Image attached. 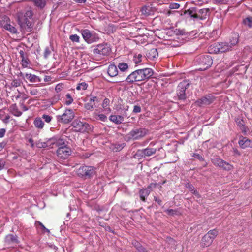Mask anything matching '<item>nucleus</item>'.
Here are the masks:
<instances>
[{"label":"nucleus","mask_w":252,"mask_h":252,"mask_svg":"<svg viewBox=\"0 0 252 252\" xmlns=\"http://www.w3.org/2000/svg\"><path fill=\"white\" fill-rule=\"evenodd\" d=\"M154 74L153 70L150 68L137 69L133 71L124 79L123 77L118 82H123L126 81L129 84L134 82H140L149 79Z\"/></svg>","instance_id":"1"},{"label":"nucleus","mask_w":252,"mask_h":252,"mask_svg":"<svg viewBox=\"0 0 252 252\" xmlns=\"http://www.w3.org/2000/svg\"><path fill=\"white\" fill-rule=\"evenodd\" d=\"M7 143V141H6L5 140L1 142H0V150L4 149Z\"/></svg>","instance_id":"58"},{"label":"nucleus","mask_w":252,"mask_h":252,"mask_svg":"<svg viewBox=\"0 0 252 252\" xmlns=\"http://www.w3.org/2000/svg\"><path fill=\"white\" fill-rule=\"evenodd\" d=\"M29 63V60L27 58L21 60V65L24 68L27 67Z\"/></svg>","instance_id":"46"},{"label":"nucleus","mask_w":252,"mask_h":252,"mask_svg":"<svg viewBox=\"0 0 252 252\" xmlns=\"http://www.w3.org/2000/svg\"><path fill=\"white\" fill-rule=\"evenodd\" d=\"M180 7V4L177 3L170 5V8L171 9H178Z\"/></svg>","instance_id":"63"},{"label":"nucleus","mask_w":252,"mask_h":252,"mask_svg":"<svg viewBox=\"0 0 252 252\" xmlns=\"http://www.w3.org/2000/svg\"><path fill=\"white\" fill-rule=\"evenodd\" d=\"M132 244L136 249L138 252H148L144 247L137 241L133 240Z\"/></svg>","instance_id":"32"},{"label":"nucleus","mask_w":252,"mask_h":252,"mask_svg":"<svg viewBox=\"0 0 252 252\" xmlns=\"http://www.w3.org/2000/svg\"><path fill=\"white\" fill-rule=\"evenodd\" d=\"M51 51L49 49V48L47 47L45 48L44 52V57L45 58H47L48 56L50 55Z\"/></svg>","instance_id":"51"},{"label":"nucleus","mask_w":252,"mask_h":252,"mask_svg":"<svg viewBox=\"0 0 252 252\" xmlns=\"http://www.w3.org/2000/svg\"><path fill=\"white\" fill-rule=\"evenodd\" d=\"M83 38L88 44H92L98 41L99 37L94 31H90L88 29H84L81 31Z\"/></svg>","instance_id":"9"},{"label":"nucleus","mask_w":252,"mask_h":252,"mask_svg":"<svg viewBox=\"0 0 252 252\" xmlns=\"http://www.w3.org/2000/svg\"><path fill=\"white\" fill-rule=\"evenodd\" d=\"M196 62L200 66L199 70H205L212 65L213 60L210 55H201L196 58Z\"/></svg>","instance_id":"8"},{"label":"nucleus","mask_w":252,"mask_h":252,"mask_svg":"<svg viewBox=\"0 0 252 252\" xmlns=\"http://www.w3.org/2000/svg\"><path fill=\"white\" fill-rule=\"evenodd\" d=\"M98 119L103 122H105L107 120V117L103 114H100L98 115Z\"/></svg>","instance_id":"56"},{"label":"nucleus","mask_w":252,"mask_h":252,"mask_svg":"<svg viewBox=\"0 0 252 252\" xmlns=\"http://www.w3.org/2000/svg\"><path fill=\"white\" fill-rule=\"evenodd\" d=\"M33 16L32 10H27L25 13L19 12L17 14V22L21 28H31L32 24L30 21Z\"/></svg>","instance_id":"3"},{"label":"nucleus","mask_w":252,"mask_h":252,"mask_svg":"<svg viewBox=\"0 0 252 252\" xmlns=\"http://www.w3.org/2000/svg\"><path fill=\"white\" fill-rule=\"evenodd\" d=\"M239 35L237 33H234L232 35L231 38L230 39L229 43L231 46V49L234 46H235L238 42Z\"/></svg>","instance_id":"35"},{"label":"nucleus","mask_w":252,"mask_h":252,"mask_svg":"<svg viewBox=\"0 0 252 252\" xmlns=\"http://www.w3.org/2000/svg\"><path fill=\"white\" fill-rule=\"evenodd\" d=\"M141 111V107L139 105H134L133 110V113H140Z\"/></svg>","instance_id":"52"},{"label":"nucleus","mask_w":252,"mask_h":252,"mask_svg":"<svg viewBox=\"0 0 252 252\" xmlns=\"http://www.w3.org/2000/svg\"><path fill=\"white\" fill-rule=\"evenodd\" d=\"M96 174V169L91 166H82L77 170L78 176L84 179H91Z\"/></svg>","instance_id":"5"},{"label":"nucleus","mask_w":252,"mask_h":252,"mask_svg":"<svg viewBox=\"0 0 252 252\" xmlns=\"http://www.w3.org/2000/svg\"><path fill=\"white\" fill-rule=\"evenodd\" d=\"M218 231L216 229H213L209 231L206 234L210 236V237L214 240L218 235Z\"/></svg>","instance_id":"41"},{"label":"nucleus","mask_w":252,"mask_h":252,"mask_svg":"<svg viewBox=\"0 0 252 252\" xmlns=\"http://www.w3.org/2000/svg\"><path fill=\"white\" fill-rule=\"evenodd\" d=\"M235 121L242 132L245 134H247L249 129L246 126L244 118L242 117L238 116L235 119Z\"/></svg>","instance_id":"16"},{"label":"nucleus","mask_w":252,"mask_h":252,"mask_svg":"<svg viewBox=\"0 0 252 252\" xmlns=\"http://www.w3.org/2000/svg\"><path fill=\"white\" fill-rule=\"evenodd\" d=\"M148 130L144 128H134L126 135V139L128 141L131 140H137L144 137Z\"/></svg>","instance_id":"6"},{"label":"nucleus","mask_w":252,"mask_h":252,"mask_svg":"<svg viewBox=\"0 0 252 252\" xmlns=\"http://www.w3.org/2000/svg\"><path fill=\"white\" fill-rule=\"evenodd\" d=\"M98 101L96 96H91L89 99L88 102L85 104L84 107L88 110H92L95 105V102Z\"/></svg>","instance_id":"20"},{"label":"nucleus","mask_w":252,"mask_h":252,"mask_svg":"<svg viewBox=\"0 0 252 252\" xmlns=\"http://www.w3.org/2000/svg\"><path fill=\"white\" fill-rule=\"evenodd\" d=\"M33 124L38 129H42L44 126V123L40 117H36L33 121Z\"/></svg>","instance_id":"31"},{"label":"nucleus","mask_w":252,"mask_h":252,"mask_svg":"<svg viewBox=\"0 0 252 252\" xmlns=\"http://www.w3.org/2000/svg\"><path fill=\"white\" fill-rule=\"evenodd\" d=\"M74 131L77 132H84L89 127V125L86 123L81 121L78 119H75L71 124Z\"/></svg>","instance_id":"14"},{"label":"nucleus","mask_w":252,"mask_h":252,"mask_svg":"<svg viewBox=\"0 0 252 252\" xmlns=\"http://www.w3.org/2000/svg\"><path fill=\"white\" fill-rule=\"evenodd\" d=\"M12 85L13 86L17 87L18 86H19L20 85V82L19 81H18L17 80H14L12 83Z\"/></svg>","instance_id":"61"},{"label":"nucleus","mask_w":252,"mask_h":252,"mask_svg":"<svg viewBox=\"0 0 252 252\" xmlns=\"http://www.w3.org/2000/svg\"><path fill=\"white\" fill-rule=\"evenodd\" d=\"M218 47H219V54L231 50V46L228 42L218 43Z\"/></svg>","instance_id":"22"},{"label":"nucleus","mask_w":252,"mask_h":252,"mask_svg":"<svg viewBox=\"0 0 252 252\" xmlns=\"http://www.w3.org/2000/svg\"><path fill=\"white\" fill-rule=\"evenodd\" d=\"M111 52V48L110 45L107 43L98 44L93 51L94 56L100 58L108 56Z\"/></svg>","instance_id":"4"},{"label":"nucleus","mask_w":252,"mask_h":252,"mask_svg":"<svg viewBox=\"0 0 252 252\" xmlns=\"http://www.w3.org/2000/svg\"><path fill=\"white\" fill-rule=\"evenodd\" d=\"M190 85V82L189 80H183L179 84L176 92L178 100H185L186 99V91Z\"/></svg>","instance_id":"7"},{"label":"nucleus","mask_w":252,"mask_h":252,"mask_svg":"<svg viewBox=\"0 0 252 252\" xmlns=\"http://www.w3.org/2000/svg\"><path fill=\"white\" fill-rule=\"evenodd\" d=\"M88 87V84L85 82L79 83L76 89L77 90H85Z\"/></svg>","instance_id":"42"},{"label":"nucleus","mask_w":252,"mask_h":252,"mask_svg":"<svg viewBox=\"0 0 252 252\" xmlns=\"http://www.w3.org/2000/svg\"><path fill=\"white\" fill-rule=\"evenodd\" d=\"M30 93L32 95H36L38 94V90L35 89H30Z\"/></svg>","instance_id":"57"},{"label":"nucleus","mask_w":252,"mask_h":252,"mask_svg":"<svg viewBox=\"0 0 252 252\" xmlns=\"http://www.w3.org/2000/svg\"><path fill=\"white\" fill-rule=\"evenodd\" d=\"M156 8L154 7H153L151 4L144 5L141 7L140 10L142 14L145 16L153 14Z\"/></svg>","instance_id":"18"},{"label":"nucleus","mask_w":252,"mask_h":252,"mask_svg":"<svg viewBox=\"0 0 252 252\" xmlns=\"http://www.w3.org/2000/svg\"><path fill=\"white\" fill-rule=\"evenodd\" d=\"M243 25L249 28L252 27V16H248L243 20Z\"/></svg>","instance_id":"37"},{"label":"nucleus","mask_w":252,"mask_h":252,"mask_svg":"<svg viewBox=\"0 0 252 252\" xmlns=\"http://www.w3.org/2000/svg\"><path fill=\"white\" fill-rule=\"evenodd\" d=\"M165 212L167 213L168 215L173 216L175 215H178L179 214V211L177 209H168L165 210Z\"/></svg>","instance_id":"44"},{"label":"nucleus","mask_w":252,"mask_h":252,"mask_svg":"<svg viewBox=\"0 0 252 252\" xmlns=\"http://www.w3.org/2000/svg\"><path fill=\"white\" fill-rule=\"evenodd\" d=\"M158 52L156 48L149 50L146 53L147 57L150 60L153 61L158 57Z\"/></svg>","instance_id":"24"},{"label":"nucleus","mask_w":252,"mask_h":252,"mask_svg":"<svg viewBox=\"0 0 252 252\" xmlns=\"http://www.w3.org/2000/svg\"><path fill=\"white\" fill-rule=\"evenodd\" d=\"M69 39L73 42L79 43L80 41V37L76 34L70 35Z\"/></svg>","instance_id":"45"},{"label":"nucleus","mask_w":252,"mask_h":252,"mask_svg":"<svg viewBox=\"0 0 252 252\" xmlns=\"http://www.w3.org/2000/svg\"><path fill=\"white\" fill-rule=\"evenodd\" d=\"M65 97H66V100L65 101V104H66V105H69L73 102V99L71 97L70 94L67 93L65 95Z\"/></svg>","instance_id":"43"},{"label":"nucleus","mask_w":252,"mask_h":252,"mask_svg":"<svg viewBox=\"0 0 252 252\" xmlns=\"http://www.w3.org/2000/svg\"><path fill=\"white\" fill-rule=\"evenodd\" d=\"M110 100L108 98H105L103 101L102 106L103 108L106 107L109 105Z\"/></svg>","instance_id":"55"},{"label":"nucleus","mask_w":252,"mask_h":252,"mask_svg":"<svg viewBox=\"0 0 252 252\" xmlns=\"http://www.w3.org/2000/svg\"><path fill=\"white\" fill-rule=\"evenodd\" d=\"M144 57L141 54H135L133 56L132 61L133 63L137 65L142 62V59Z\"/></svg>","instance_id":"36"},{"label":"nucleus","mask_w":252,"mask_h":252,"mask_svg":"<svg viewBox=\"0 0 252 252\" xmlns=\"http://www.w3.org/2000/svg\"><path fill=\"white\" fill-rule=\"evenodd\" d=\"M25 75L27 79L32 83H39L41 81V79L39 77L31 73H26Z\"/></svg>","instance_id":"26"},{"label":"nucleus","mask_w":252,"mask_h":252,"mask_svg":"<svg viewBox=\"0 0 252 252\" xmlns=\"http://www.w3.org/2000/svg\"><path fill=\"white\" fill-rule=\"evenodd\" d=\"M208 8L199 9L197 7H191L186 11V14L189 15L194 21L206 19L209 14Z\"/></svg>","instance_id":"2"},{"label":"nucleus","mask_w":252,"mask_h":252,"mask_svg":"<svg viewBox=\"0 0 252 252\" xmlns=\"http://www.w3.org/2000/svg\"><path fill=\"white\" fill-rule=\"evenodd\" d=\"M6 133V129L5 128L0 129V138H3Z\"/></svg>","instance_id":"60"},{"label":"nucleus","mask_w":252,"mask_h":252,"mask_svg":"<svg viewBox=\"0 0 252 252\" xmlns=\"http://www.w3.org/2000/svg\"><path fill=\"white\" fill-rule=\"evenodd\" d=\"M48 143H50V145H55V146L58 147V148H60L61 147L66 146V140L62 138H51L49 140V141H48Z\"/></svg>","instance_id":"17"},{"label":"nucleus","mask_w":252,"mask_h":252,"mask_svg":"<svg viewBox=\"0 0 252 252\" xmlns=\"http://www.w3.org/2000/svg\"><path fill=\"white\" fill-rule=\"evenodd\" d=\"M144 152L143 149H139L137 151L136 153L134 155V158L137 159H142L145 158Z\"/></svg>","instance_id":"38"},{"label":"nucleus","mask_w":252,"mask_h":252,"mask_svg":"<svg viewBox=\"0 0 252 252\" xmlns=\"http://www.w3.org/2000/svg\"><path fill=\"white\" fill-rule=\"evenodd\" d=\"M238 143L242 149L252 147V141L245 137H240Z\"/></svg>","instance_id":"19"},{"label":"nucleus","mask_w":252,"mask_h":252,"mask_svg":"<svg viewBox=\"0 0 252 252\" xmlns=\"http://www.w3.org/2000/svg\"><path fill=\"white\" fill-rule=\"evenodd\" d=\"M211 161L215 166L224 170L230 171L234 168L232 165L221 159L219 157H213L211 158Z\"/></svg>","instance_id":"11"},{"label":"nucleus","mask_w":252,"mask_h":252,"mask_svg":"<svg viewBox=\"0 0 252 252\" xmlns=\"http://www.w3.org/2000/svg\"><path fill=\"white\" fill-rule=\"evenodd\" d=\"M126 146V144L125 143H113L110 146V148L113 152H119L121 151Z\"/></svg>","instance_id":"28"},{"label":"nucleus","mask_w":252,"mask_h":252,"mask_svg":"<svg viewBox=\"0 0 252 252\" xmlns=\"http://www.w3.org/2000/svg\"><path fill=\"white\" fill-rule=\"evenodd\" d=\"M215 100V97L211 94H207L198 99L195 102L198 107H204L212 103Z\"/></svg>","instance_id":"13"},{"label":"nucleus","mask_w":252,"mask_h":252,"mask_svg":"<svg viewBox=\"0 0 252 252\" xmlns=\"http://www.w3.org/2000/svg\"><path fill=\"white\" fill-rule=\"evenodd\" d=\"M109 120L113 123L117 125L122 124L124 121V118L123 116L121 115H111L109 117Z\"/></svg>","instance_id":"25"},{"label":"nucleus","mask_w":252,"mask_h":252,"mask_svg":"<svg viewBox=\"0 0 252 252\" xmlns=\"http://www.w3.org/2000/svg\"><path fill=\"white\" fill-rule=\"evenodd\" d=\"M62 89V85L60 84H58L56 85V86L55 87V91L57 93H58L61 91Z\"/></svg>","instance_id":"64"},{"label":"nucleus","mask_w":252,"mask_h":252,"mask_svg":"<svg viewBox=\"0 0 252 252\" xmlns=\"http://www.w3.org/2000/svg\"><path fill=\"white\" fill-rule=\"evenodd\" d=\"M10 112L15 116H20L22 112L19 110L16 104L11 105L9 107Z\"/></svg>","instance_id":"30"},{"label":"nucleus","mask_w":252,"mask_h":252,"mask_svg":"<svg viewBox=\"0 0 252 252\" xmlns=\"http://www.w3.org/2000/svg\"><path fill=\"white\" fill-rule=\"evenodd\" d=\"M35 224H36L37 226H38V225H39V226H40L42 228V229L43 230H44V231H46V232H50L49 230V229H48L47 228H46L44 226V225H43L41 222H39V221H36V222H35Z\"/></svg>","instance_id":"50"},{"label":"nucleus","mask_w":252,"mask_h":252,"mask_svg":"<svg viewBox=\"0 0 252 252\" xmlns=\"http://www.w3.org/2000/svg\"><path fill=\"white\" fill-rule=\"evenodd\" d=\"M107 73L111 77H114L117 75L120 76V74H118L117 67L114 64H111L109 65Z\"/></svg>","instance_id":"23"},{"label":"nucleus","mask_w":252,"mask_h":252,"mask_svg":"<svg viewBox=\"0 0 252 252\" xmlns=\"http://www.w3.org/2000/svg\"><path fill=\"white\" fill-rule=\"evenodd\" d=\"M118 67L120 71L125 72L128 70V65L126 63L122 62L118 64Z\"/></svg>","instance_id":"39"},{"label":"nucleus","mask_w":252,"mask_h":252,"mask_svg":"<svg viewBox=\"0 0 252 252\" xmlns=\"http://www.w3.org/2000/svg\"><path fill=\"white\" fill-rule=\"evenodd\" d=\"M215 4H226L227 2V0H212Z\"/></svg>","instance_id":"54"},{"label":"nucleus","mask_w":252,"mask_h":252,"mask_svg":"<svg viewBox=\"0 0 252 252\" xmlns=\"http://www.w3.org/2000/svg\"><path fill=\"white\" fill-rule=\"evenodd\" d=\"M5 242L7 245H11L18 243L17 237L16 235L9 234L7 235L5 239Z\"/></svg>","instance_id":"27"},{"label":"nucleus","mask_w":252,"mask_h":252,"mask_svg":"<svg viewBox=\"0 0 252 252\" xmlns=\"http://www.w3.org/2000/svg\"><path fill=\"white\" fill-rule=\"evenodd\" d=\"M74 117L73 111L71 109H67L62 115L57 116V119L60 123L68 124L73 119Z\"/></svg>","instance_id":"12"},{"label":"nucleus","mask_w":252,"mask_h":252,"mask_svg":"<svg viewBox=\"0 0 252 252\" xmlns=\"http://www.w3.org/2000/svg\"><path fill=\"white\" fill-rule=\"evenodd\" d=\"M145 157H150L154 155L157 152V149L148 147L145 149H143Z\"/></svg>","instance_id":"34"},{"label":"nucleus","mask_w":252,"mask_h":252,"mask_svg":"<svg viewBox=\"0 0 252 252\" xmlns=\"http://www.w3.org/2000/svg\"><path fill=\"white\" fill-rule=\"evenodd\" d=\"M72 153L70 148L67 146H63L58 148L57 150V155L58 158L62 159H67Z\"/></svg>","instance_id":"15"},{"label":"nucleus","mask_w":252,"mask_h":252,"mask_svg":"<svg viewBox=\"0 0 252 252\" xmlns=\"http://www.w3.org/2000/svg\"><path fill=\"white\" fill-rule=\"evenodd\" d=\"M122 110L123 111V116H127V115L126 114V112L129 109V106L126 105V106H123V108H121Z\"/></svg>","instance_id":"53"},{"label":"nucleus","mask_w":252,"mask_h":252,"mask_svg":"<svg viewBox=\"0 0 252 252\" xmlns=\"http://www.w3.org/2000/svg\"><path fill=\"white\" fill-rule=\"evenodd\" d=\"M19 54H20V57L21 58V60L25 59L26 58H27L26 57V55H25V52L24 51L20 50L19 51Z\"/></svg>","instance_id":"62"},{"label":"nucleus","mask_w":252,"mask_h":252,"mask_svg":"<svg viewBox=\"0 0 252 252\" xmlns=\"http://www.w3.org/2000/svg\"><path fill=\"white\" fill-rule=\"evenodd\" d=\"M35 5L40 8H43L46 5L44 0H33Z\"/></svg>","instance_id":"40"},{"label":"nucleus","mask_w":252,"mask_h":252,"mask_svg":"<svg viewBox=\"0 0 252 252\" xmlns=\"http://www.w3.org/2000/svg\"><path fill=\"white\" fill-rule=\"evenodd\" d=\"M42 118L47 123H50L52 119V117L46 114H43Z\"/></svg>","instance_id":"47"},{"label":"nucleus","mask_w":252,"mask_h":252,"mask_svg":"<svg viewBox=\"0 0 252 252\" xmlns=\"http://www.w3.org/2000/svg\"><path fill=\"white\" fill-rule=\"evenodd\" d=\"M151 191V189H141L139 191L140 197L141 200L145 201L146 198L149 195Z\"/></svg>","instance_id":"29"},{"label":"nucleus","mask_w":252,"mask_h":252,"mask_svg":"<svg viewBox=\"0 0 252 252\" xmlns=\"http://www.w3.org/2000/svg\"><path fill=\"white\" fill-rule=\"evenodd\" d=\"M158 184L157 183H151L147 188V189H151V191L153 188H156Z\"/></svg>","instance_id":"59"},{"label":"nucleus","mask_w":252,"mask_h":252,"mask_svg":"<svg viewBox=\"0 0 252 252\" xmlns=\"http://www.w3.org/2000/svg\"><path fill=\"white\" fill-rule=\"evenodd\" d=\"M193 157L197 158L200 161H204V159L201 155L197 153H193L192 156Z\"/></svg>","instance_id":"49"},{"label":"nucleus","mask_w":252,"mask_h":252,"mask_svg":"<svg viewBox=\"0 0 252 252\" xmlns=\"http://www.w3.org/2000/svg\"><path fill=\"white\" fill-rule=\"evenodd\" d=\"M218 42L215 43L210 45L208 49V51L210 54H219V47H218Z\"/></svg>","instance_id":"33"},{"label":"nucleus","mask_w":252,"mask_h":252,"mask_svg":"<svg viewBox=\"0 0 252 252\" xmlns=\"http://www.w3.org/2000/svg\"><path fill=\"white\" fill-rule=\"evenodd\" d=\"M6 161L3 158H0V171L4 169Z\"/></svg>","instance_id":"48"},{"label":"nucleus","mask_w":252,"mask_h":252,"mask_svg":"<svg viewBox=\"0 0 252 252\" xmlns=\"http://www.w3.org/2000/svg\"><path fill=\"white\" fill-rule=\"evenodd\" d=\"M213 240L208 235L205 234L202 238L200 245L203 248L210 246L213 243Z\"/></svg>","instance_id":"21"},{"label":"nucleus","mask_w":252,"mask_h":252,"mask_svg":"<svg viewBox=\"0 0 252 252\" xmlns=\"http://www.w3.org/2000/svg\"><path fill=\"white\" fill-rule=\"evenodd\" d=\"M10 23L11 21L9 18L6 15H4L1 17L0 26L11 34L17 33V29L13 25H11Z\"/></svg>","instance_id":"10"}]
</instances>
